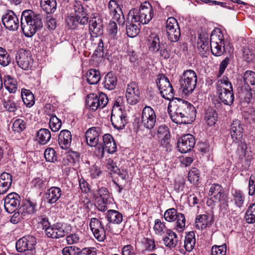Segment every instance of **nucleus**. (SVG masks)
<instances>
[{"mask_svg": "<svg viewBox=\"0 0 255 255\" xmlns=\"http://www.w3.org/2000/svg\"><path fill=\"white\" fill-rule=\"evenodd\" d=\"M195 108L187 101L175 98L169 102L168 111L172 121L177 124H186L188 119L195 116Z\"/></svg>", "mask_w": 255, "mask_h": 255, "instance_id": "f257e3e1", "label": "nucleus"}, {"mask_svg": "<svg viewBox=\"0 0 255 255\" xmlns=\"http://www.w3.org/2000/svg\"><path fill=\"white\" fill-rule=\"evenodd\" d=\"M42 15L31 10H25L21 15V27L26 37L32 36L43 26Z\"/></svg>", "mask_w": 255, "mask_h": 255, "instance_id": "f03ea898", "label": "nucleus"}, {"mask_svg": "<svg viewBox=\"0 0 255 255\" xmlns=\"http://www.w3.org/2000/svg\"><path fill=\"white\" fill-rule=\"evenodd\" d=\"M153 12L152 6L149 2H145L141 4L139 9L133 8L128 13V18L130 17L132 22L145 24L152 19Z\"/></svg>", "mask_w": 255, "mask_h": 255, "instance_id": "7ed1b4c3", "label": "nucleus"}, {"mask_svg": "<svg viewBox=\"0 0 255 255\" xmlns=\"http://www.w3.org/2000/svg\"><path fill=\"white\" fill-rule=\"evenodd\" d=\"M197 81V75L192 70L185 71L180 77L179 83L180 89L186 95H188L194 90Z\"/></svg>", "mask_w": 255, "mask_h": 255, "instance_id": "20e7f679", "label": "nucleus"}, {"mask_svg": "<svg viewBox=\"0 0 255 255\" xmlns=\"http://www.w3.org/2000/svg\"><path fill=\"white\" fill-rule=\"evenodd\" d=\"M75 15H69L66 19V22L69 28L76 29L79 25H85L88 23L89 17L83 10V6L77 3L75 5Z\"/></svg>", "mask_w": 255, "mask_h": 255, "instance_id": "39448f33", "label": "nucleus"}, {"mask_svg": "<svg viewBox=\"0 0 255 255\" xmlns=\"http://www.w3.org/2000/svg\"><path fill=\"white\" fill-rule=\"evenodd\" d=\"M149 50L153 53L159 52L161 57L168 59L170 57L169 51L167 50L165 43L160 41L158 35L155 33H151L148 38Z\"/></svg>", "mask_w": 255, "mask_h": 255, "instance_id": "423d86ee", "label": "nucleus"}, {"mask_svg": "<svg viewBox=\"0 0 255 255\" xmlns=\"http://www.w3.org/2000/svg\"><path fill=\"white\" fill-rule=\"evenodd\" d=\"M161 96L170 101L174 99V90L169 79L165 75H159L156 81Z\"/></svg>", "mask_w": 255, "mask_h": 255, "instance_id": "0eeeda50", "label": "nucleus"}, {"mask_svg": "<svg viewBox=\"0 0 255 255\" xmlns=\"http://www.w3.org/2000/svg\"><path fill=\"white\" fill-rule=\"evenodd\" d=\"M108 103V98L107 95L103 93L99 95L90 94L88 95L86 103L90 109L96 111L98 109H103Z\"/></svg>", "mask_w": 255, "mask_h": 255, "instance_id": "6e6552de", "label": "nucleus"}, {"mask_svg": "<svg viewBox=\"0 0 255 255\" xmlns=\"http://www.w3.org/2000/svg\"><path fill=\"white\" fill-rule=\"evenodd\" d=\"M104 145L100 143L97 148L98 156L103 157L105 150L109 153H114L117 150V145L113 137L110 134L107 133L103 136Z\"/></svg>", "mask_w": 255, "mask_h": 255, "instance_id": "1a4fd4ad", "label": "nucleus"}, {"mask_svg": "<svg viewBox=\"0 0 255 255\" xmlns=\"http://www.w3.org/2000/svg\"><path fill=\"white\" fill-rule=\"evenodd\" d=\"M166 29L168 39L172 42H177L181 35L180 29L177 20L173 17L168 18Z\"/></svg>", "mask_w": 255, "mask_h": 255, "instance_id": "9d476101", "label": "nucleus"}, {"mask_svg": "<svg viewBox=\"0 0 255 255\" xmlns=\"http://www.w3.org/2000/svg\"><path fill=\"white\" fill-rule=\"evenodd\" d=\"M71 226L57 223L49 227L45 231L46 235L51 238L58 239L70 233Z\"/></svg>", "mask_w": 255, "mask_h": 255, "instance_id": "9b49d317", "label": "nucleus"}, {"mask_svg": "<svg viewBox=\"0 0 255 255\" xmlns=\"http://www.w3.org/2000/svg\"><path fill=\"white\" fill-rule=\"evenodd\" d=\"M128 120L126 111L119 110L117 108L113 109L111 121L114 128L118 129H123L128 123Z\"/></svg>", "mask_w": 255, "mask_h": 255, "instance_id": "f8f14e48", "label": "nucleus"}, {"mask_svg": "<svg viewBox=\"0 0 255 255\" xmlns=\"http://www.w3.org/2000/svg\"><path fill=\"white\" fill-rule=\"evenodd\" d=\"M156 121V116L153 109L149 106H146L142 111L141 124L149 129L153 128Z\"/></svg>", "mask_w": 255, "mask_h": 255, "instance_id": "ddd939ff", "label": "nucleus"}, {"mask_svg": "<svg viewBox=\"0 0 255 255\" xmlns=\"http://www.w3.org/2000/svg\"><path fill=\"white\" fill-rule=\"evenodd\" d=\"M89 226L94 237L99 242H103L106 237L104 225L96 218H92L90 220Z\"/></svg>", "mask_w": 255, "mask_h": 255, "instance_id": "4468645a", "label": "nucleus"}, {"mask_svg": "<svg viewBox=\"0 0 255 255\" xmlns=\"http://www.w3.org/2000/svg\"><path fill=\"white\" fill-rule=\"evenodd\" d=\"M126 97L127 102L130 105H134L139 101L140 92L137 84L131 82L128 84Z\"/></svg>", "mask_w": 255, "mask_h": 255, "instance_id": "2eb2a0df", "label": "nucleus"}, {"mask_svg": "<svg viewBox=\"0 0 255 255\" xmlns=\"http://www.w3.org/2000/svg\"><path fill=\"white\" fill-rule=\"evenodd\" d=\"M36 240L31 236H25L17 241V252H24L33 251L35 249Z\"/></svg>", "mask_w": 255, "mask_h": 255, "instance_id": "dca6fc26", "label": "nucleus"}, {"mask_svg": "<svg viewBox=\"0 0 255 255\" xmlns=\"http://www.w3.org/2000/svg\"><path fill=\"white\" fill-rule=\"evenodd\" d=\"M195 144V139L191 134L183 135L178 141L177 146L180 152L186 153L193 148Z\"/></svg>", "mask_w": 255, "mask_h": 255, "instance_id": "f3484780", "label": "nucleus"}, {"mask_svg": "<svg viewBox=\"0 0 255 255\" xmlns=\"http://www.w3.org/2000/svg\"><path fill=\"white\" fill-rule=\"evenodd\" d=\"M36 203L29 200L22 201L19 203V208L17 209V214L21 218H24L27 215L34 214L36 212Z\"/></svg>", "mask_w": 255, "mask_h": 255, "instance_id": "a211bd4d", "label": "nucleus"}, {"mask_svg": "<svg viewBox=\"0 0 255 255\" xmlns=\"http://www.w3.org/2000/svg\"><path fill=\"white\" fill-rule=\"evenodd\" d=\"M101 130L100 128H89L85 132V138L87 144L91 147H95L99 142V137Z\"/></svg>", "mask_w": 255, "mask_h": 255, "instance_id": "6ab92c4d", "label": "nucleus"}, {"mask_svg": "<svg viewBox=\"0 0 255 255\" xmlns=\"http://www.w3.org/2000/svg\"><path fill=\"white\" fill-rule=\"evenodd\" d=\"M217 94L219 99L225 105L231 106L234 101L233 89H224L216 90Z\"/></svg>", "mask_w": 255, "mask_h": 255, "instance_id": "aec40b11", "label": "nucleus"}, {"mask_svg": "<svg viewBox=\"0 0 255 255\" xmlns=\"http://www.w3.org/2000/svg\"><path fill=\"white\" fill-rule=\"evenodd\" d=\"M17 54V64L22 69L28 70L30 67V61L31 60L29 51L20 49L18 50Z\"/></svg>", "mask_w": 255, "mask_h": 255, "instance_id": "412c9836", "label": "nucleus"}, {"mask_svg": "<svg viewBox=\"0 0 255 255\" xmlns=\"http://www.w3.org/2000/svg\"><path fill=\"white\" fill-rule=\"evenodd\" d=\"M197 47L200 55L207 57L210 52L209 38L205 34H200L198 36Z\"/></svg>", "mask_w": 255, "mask_h": 255, "instance_id": "4be33fe9", "label": "nucleus"}, {"mask_svg": "<svg viewBox=\"0 0 255 255\" xmlns=\"http://www.w3.org/2000/svg\"><path fill=\"white\" fill-rule=\"evenodd\" d=\"M243 128L241 122L238 120L233 121L231 126L230 133L234 142H238L242 139Z\"/></svg>", "mask_w": 255, "mask_h": 255, "instance_id": "5701e85b", "label": "nucleus"}, {"mask_svg": "<svg viewBox=\"0 0 255 255\" xmlns=\"http://www.w3.org/2000/svg\"><path fill=\"white\" fill-rule=\"evenodd\" d=\"M72 134L67 129L62 130L58 136V143L62 149H67L71 145L72 141Z\"/></svg>", "mask_w": 255, "mask_h": 255, "instance_id": "b1692460", "label": "nucleus"}, {"mask_svg": "<svg viewBox=\"0 0 255 255\" xmlns=\"http://www.w3.org/2000/svg\"><path fill=\"white\" fill-rule=\"evenodd\" d=\"M209 195L213 201L216 202L218 200H221L227 195L221 185L214 183L211 185L210 188Z\"/></svg>", "mask_w": 255, "mask_h": 255, "instance_id": "393cba45", "label": "nucleus"}, {"mask_svg": "<svg viewBox=\"0 0 255 255\" xmlns=\"http://www.w3.org/2000/svg\"><path fill=\"white\" fill-rule=\"evenodd\" d=\"M15 14L12 10H8L2 17V21L5 28L10 31L16 30Z\"/></svg>", "mask_w": 255, "mask_h": 255, "instance_id": "a878e982", "label": "nucleus"}, {"mask_svg": "<svg viewBox=\"0 0 255 255\" xmlns=\"http://www.w3.org/2000/svg\"><path fill=\"white\" fill-rule=\"evenodd\" d=\"M89 31L91 37H98L103 33V23L100 19H92L90 21Z\"/></svg>", "mask_w": 255, "mask_h": 255, "instance_id": "bb28decb", "label": "nucleus"}, {"mask_svg": "<svg viewBox=\"0 0 255 255\" xmlns=\"http://www.w3.org/2000/svg\"><path fill=\"white\" fill-rule=\"evenodd\" d=\"M62 194L61 189L58 187H51L46 192L45 197L47 201L50 204H53L57 202L60 198Z\"/></svg>", "mask_w": 255, "mask_h": 255, "instance_id": "cd10ccee", "label": "nucleus"}, {"mask_svg": "<svg viewBox=\"0 0 255 255\" xmlns=\"http://www.w3.org/2000/svg\"><path fill=\"white\" fill-rule=\"evenodd\" d=\"M232 201L238 208L241 209L244 205L245 195L241 190L235 189L231 191Z\"/></svg>", "mask_w": 255, "mask_h": 255, "instance_id": "c85d7f7f", "label": "nucleus"}, {"mask_svg": "<svg viewBox=\"0 0 255 255\" xmlns=\"http://www.w3.org/2000/svg\"><path fill=\"white\" fill-rule=\"evenodd\" d=\"M51 105L50 104L46 105L45 107V112L50 116L49 119V127L53 132L58 131L61 127L62 123L55 115L50 114L49 112L47 111V109H50Z\"/></svg>", "mask_w": 255, "mask_h": 255, "instance_id": "c756f323", "label": "nucleus"}, {"mask_svg": "<svg viewBox=\"0 0 255 255\" xmlns=\"http://www.w3.org/2000/svg\"><path fill=\"white\" fill-rule=\"evenodd\" d=\"M243 78L245 84L254 86L250 89V95L252 98H255V72L247 70L244 73Z\"/></svg>", "mask_w": 255, "mask_h": 255, "instance_id": "7c9ffc66", "label": "nucleus"}, {"mask_svg": "<svg viewBox=\"0 0 255 255\" xmlns=\"http://www.w3.org/2000/svg\"><path fill=\"white\" fill-rule=\"evenodd\" d=\"M16 193L12 192L7 195L4 200V208L9 213H13L16 211Z\"/></svg>", "mask_w": 255, "mask_h": 255, "instance_id": "2f4dec72", "label": "nucleus"}, {"mask_svg": "<svg viewBox=\"0 0 255 255\" xmlns=\"http://www.w3.org/2000/svg\"><path fill=\"white\" fill-rule=\"evenodd\" d=\"M163 241L165 246L173 248L177 246L178 239L175 233L171 230H168L166 236L163 238Z\"/></svg>", "mask_w": 255, "mask_h": 255, "instance_id": "473e14b6", "label": "nucleus"}, {"mask_svg": "<svg viewBox=\"0 0 255 255\" xmlns=\"http://www.w3.org/2000/svg\"><path fill=\"white\" fill-rule=\"evenodd\" d=\"M51 137V132L47 128H41L37 132L36 140L40 144H47L50 141Z\"/></svg>", "mask_w": 255, "mask_h": 255, "instance_id": "72a5a7b5", "label": "nucleus"}, {"mask_svg": "<svg viewBox=\"0 0 255 255\" xmlns=\"http://www.w3.org/2000/svg\"><path fill=\"white\" fill-rule=\"evenodd\" d=\"M106 218L110 223L120 224L123 221V215L119 211L115 210H108Z\"/></svg>", "mask_w": 255, "mask_h": 255, "instance_id": "f704fd0d", "label": "nucleus"}, {"mask_svg": "<svg viewBox=\"0 0 255 255\" xmlns=\"http://www.w3.org/2000/svg\"><path fill=\"white\" fill-rule=\"evenodd\" d=\"M117 83V78L116 76L113 73L109 72L105 76L103 84L106 89L112 90L115 88Z\"/></svg>", "mask_w": 255, "mask_h": 255, "instance_id": "c9c22d12", "label": "nucleus"}, {"mask_svg": "<svg viewBox=\"0 0 255 255\" xmlns=\"http://www.w3.org/2000/svg\"><path fill=\"white\" fill-rule=\"evenodd\" d=\"M225 44L223 34L219 28L214 29L210 35V45Z\"/></svg>", "mask_w": 255, "mask_h": 255, "instance_id": "e433bc0d", "label": "nucleus"}, {"mask_svg": "<svg viewBox=\"0 0 255 255\" xmlns=\"http://www.w3.org/2000/svg\"><path fill=\"white\" fill-rule=\"evenodd\" d=\"M21 97L23 103L28 107H32L35 103L34 95L29 90H21Z\"/></svg>", "mask_w": 255, "mask_h": 255, "instance_id": "4c0bfd02", "label": "nucleus"}, {"mask_svg": "<svg viewBox=\"0 0 255 255\" xmlns=\"http://www.w3.org/2000/svg\"><path fill=\"white\" fill-rule=\"evenodd\" d=\"M101 79V75L99 71L91 69L87 73V81L90 85L97 84Z\"/></svg>", "mask_w": 255, "mask_h": 255, "instance_id": "58836bf2", "label": "nucleus"}, {"mask_svg": "<svg viewBox=\"0 0 255 255\" xmlns=\"http://www.w3.org/2000/svg\"><path fill=\"white\" fill-rule=\"evenodd\" d=\"M40 5L47 13H51L55 11L57 3L55 0H41Z\"/></svg>", "mask_w": 255, "mask_h": 255, "instance_id": "ea45409f", "label": "nucleus"}, {"mask_svg": "<svg viewBox=\"0 0 255 255\" xmlns=\"http://www.w3.org/2000/svg\"><path fill=\"white\" fill-rule=\"evenodd\" d=\"M196 243L195 234L193 232H189L185 237L184 248L186 251L190 252L193 250Z\"/></svg>", "mask_w": 255, "mask_h": 255, "instance_id": "a19ab883", "label": "nucleus"}, {"mask_svg": "<svg viewBox=\"0 0 255 255\" xmlns=\"http://www.w3.org/2000/svg\"><path fill=\"white\" fill-rule=\"evenodd\" d=\"M217 115L215 110L212 108L206 110L205 120L209 126H212L215 124L217 121Z\"/></svg>", "mask_w": 255, "mask_h": 255, "instance_id": "79ce46f5", "label": "nucleus"}, {"mask_svg": "<svg viewBox=\"0 0 255 255\" xmlns=\"http://www.w3.org/2000/svg\"><path fill=\"white\" fill-rule=\"evenodd\" d=\"M215 85L216 90L227 88L232 89L233 88L231 82L230 81L229 78L226 76H223L221 77V78L217 80Z\"/></svg>", "mask_w": 255, "mask_h": 255, "instance_id": "37998d69", "label": "nucleus"}, {"mask_svg": "<svg viewBox=\"0 0 255 255\" xmlns=\"http://www.w3.org/2000/svg\"><path fill=\"white\" fill-rule=\"evenodd\" d=\"M208 217L206 215H199L195 220V226L199 230L206 229L208 225Z\"/></svg>", "mask_w": 255, "mask_h": 255, "instance_id": "c03bdc74", "label": "nucleus"}, {"mask_svg": "<svg viewBox=\"0 0 255 255\" xmlns=\"http://www.w3.org/2000/svg\"><path fill=\"white\" fill-rule=\"evenodd\" d=\"M81 236L82 233L79 231H77L74 233H71L66 236L67 243L71 245L82 242Z\"/></svg>", "mask_w": 255, "mask_h": 255, "instance_id": "a18cd8bd", "label": "nucleus"}, {"mask_svg": "<svg viewBox=\"0 0 255 255\" xmlns=\"http://www.w3.org/2000/svg\"><path fill=\"white\" fill-rule=\"evenodd\" d=\"M3 84L5 88L10 92L15 93L16 92V80L10 76H7L4 78Z\"/></svg>", "mask_w": 255, "mask_h": 255, "instance_id": "49530a36", "label": "nucleus"}, {"mask_svg": "<svg viewBox=\"0 0 255 255\" xmlns=\"http://www.w3.org/2000/svg\"><path fill=\"white\" fill-rule=\"evenodd\" d=\"M133 23L131 21H127L126 24L127 34L130 37H135L139 32V28Z\"/></svg>", "mask_w": 255, "mask_h": 255, "instance_id": "de8ad7c7", "label": "nucleus"}, {"mask_svg": "<svg viewBox=\"0 0 255 255\" xmlns=\"http://www.w3.org/2000/svg\"><path fill=\"white\" fill-rule=\"evenodd\" d=\"M175 228L178 232H183L185 228L186 219L183 214L179 213L176 217Z\"/></svg>", "mask_w": 255, "mask_h": 255, "instance_id": "09e8293b", "label": "nucleus"}, {"mask_svg": "<svg viewBox=\"0 0 255 255\" xmlns=\"http://www.w3.org/2000/svg\"><path fill=\"white\" fill-rule=\"evenodd\" d=\"M245 218L248 223L252 224L255 222V203H252L249 206Z\"/></svg>", "mask_w": 255, "mask_h": 255, "instance_id": "8fccbe9b", "label": "nucleus"}, {"mask_svg": "<svg viewBox=\"0 0 255 255\" xmlns=\"http://www.w3.org/2000/svg\"><path fill=\"white\" fill-rule=\"evenodd\" d=\"M155 234L159 236H162L164 233L167 232V229L164 223H162L159 219L155 220L154 226L153 227Z\"/></svg>", "mask_w": 255, "mask_h": 255, "instance_id": "3c124183", "label": "nucleus"}, {"mask_svg": "<svg viewBox=\"0 0 255 255\" xmlns=\"http://www.w3.org/2000/svg\"><path fill=\"white\" fill-rule=\"evenodd\" d=\"M210 46L212 54L215 56H220L226 51L225 44L210 45Z\"/></svg>", "mask_w": 255, "mask_h": 255, "instance_id": "603ef678", "label": "nucleus"}, {"mask_svg": "<svg viewBox=\"0 0 255 255\" xmlns=\"http://www.w3.org/2000/svg\"><path fill=\"white\" fill-rule=\"evenodd\" d=\"M179 213L175 208H172L165 211L164 214L165 220L169 222L175 221L176 217Z\"/></svg>", "mask_w": 255, "mask_h": 255, "instance_id": "864d4df0", "label": "nucleus"}, {"mask_svg": "<svg viewBox=\"0 0 255 255\" xmlns=\"http://www.w3.org/2000/svg\"><path fill=\"white\" fill-rule=\"evenodd\" d=\"M10 58L7 51L0 47V64L3 66L8 65L10 62Z\"/></svg>", "mask_w": 255, "mask_h": 255, "instance_id": "5fc2aeb1", "label": "nucleus"}, {"mask_svg": "<svg viewBox=\"0 0 255 255\" xmlns=\"http://www.w3.org/2000/svg\"><path fill=\"white\" fill-rule=\"evenodd\" d=\"M200 173L198 169L196 168H193L188 173V180L192 183L196 184L199 179Z\"/></svg>", "mask_w": 255, "mask_h": 255, "instance_id": "6e6d98bb", "label": "nucleus"}, {"mask_svg": "<svg viewBox=\"0 0 255 255\" xmlns=\"http://www.w3.org/2000/svg\"><path fill=\"white\" fill-rule=\"evenodd\" d=\"M113 21H116L119 25H123L125 22V16L121 8H118L116 12L113 13Z\"/></svg>", "mask_w": 255, "mask_h": 255, "instance_id": "4d7b16f0", "label": "nucleus"}, {"mask_svg": "<svg viewBox=\"0 0 255 255\" xmlns=\"http://www.w3.org/2000/svg\"><path fill=\"white\" fill-rule=\"evenodd\" d=\"M44 157L48 162H54L57 160V156L55 155V150L52 148H47L44 151Z\"/></svg>", "mask_w": 255, "mask_h": 255, "instance_id": "13d9d810", "label": "nucleus"}, {"mask_svg": "<svg viewBox=\"0 0 255 255\" xmlns=\"http://www.w3.org/2000/svg\"><path fill=\"white\" fill-rule=\"evenodd\" d=\"M226 244L221 246L215 245L212 248V255H226Z\"/></svg>", "mask_w": 255, "mask_h": 255, "instance_id": "bf43d9fd", "label": "nucleus"}, {"mask_svg": "<svg viewBox=\"0 0 255 255\" xmlns=\"http://www.w3.org/2000/svg\"><path fill=\"white\" fill-rule=\"evenodd\" d=\"M141 243L144 245L145 250L152 251L155 248L154 241L152 239L144 238L142 239Z\"/></svg>", "mask_w": 255, "mask_h": 255, "instance_id": "052dcab7", "label": "nucleus"}, {"mask_svg": "<svg viewBox=\"0 0 255 255\" xmlns=\"http://www.w3.org/2000/svg\"><path fill=\"white\" fill-rule=\"evenodd\" d=\"M243 58L247 62H251L254 58L253 51L248 47H244L243 49Z\"/></svg>", "mask_w": 255, "mask_h": 255, "instance_id": "680f3d73", "label": "nucleus"}, {"mask_svg": "<svg viewBox=\"0 0 255 255\" xmlns=\"http://www.w3.org/2000/svg\"><path fill=\"white\" fill-rule=\"evenodd\" d=\"M215 202H219V207H220V210L221 212H223L224 213L228 212L229 211V204H228V196L226 195V196L224 197L221 200H218Z\"/></svg>", "mask_w": 255, "mask_h": 255, "instance_id": "e2e57ef3", "label": "nucleus"}, {"mask_svg": "<svg viewBox=\"0 0 255 255\" xmlns=\"http://www.w3.org/2000/svg\"><path fill=\"white\" fill-rule=\"evenodd\" d=\"M157 134L158 138L164 137V136H166V135H170L169 129L165 125L160 126L158 128Z\"/></svg>", "mask_w": 255, "mask_h": 255, "instance_id": "0e129e2a", "label": "nucleus"}, {"mask_svg": "<svg viewBox=\"0 0 255 255\" xmlns=\"http://www.w3.org/2000/svg\"><path fill=\"white\" fill-rule=\"evenodd\" d=\"M161 140L160 144L163 147L165 148L167 151H171L172 150V146L170 143V135H166L164 137L160 138Z\"/></svg>", "mask_w": 255, "mask_h": 255, "instance_id": "69168bd1", "label": "nucleus"}, {"mask_svg": "<svg viewBox=\"0 0 255 255\" xmlns=\"http://www.w3.org/2000/svg\"><path fill=\"white\" fill-rule=\"evenodd\" d=\"M46 180L40 178H36L32 181V184L37 189L42 190L46 187Z\"/></svg>", "mask_w": 255, "mask_h": 255, "instance_id": "338daca9", "label": "nucleus"}, {"mask_svg": "<svg viewBox=\"0 0 255 255\" xmlns=\"http://www.w3.org/2000/svg\"><path fill=\"white\" fill-rule=\"evenodd\" d=\"M76 250H80V249L74 246H68L63 249L62 253L63 255H76Z\"/></svg>", "mask_w": 255, "mask_h": 255, "instance_id": "774afa93", "label": "nucleus"}]
</instances>
